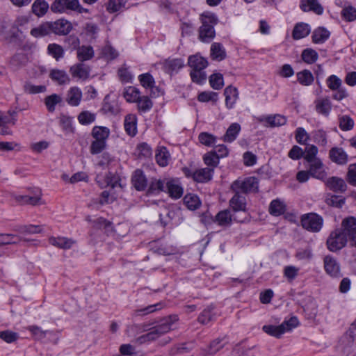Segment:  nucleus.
<instances>
[{"mask_svg": "<svg viewBox=\"0 0 356 356\" xmlns=\"http://www.w3.org/2000/svg\"><path fill=\"white\" fill-rule=\"evenodd\" d=\"M32 12L38 17L44 15V0H36L32 5Z\"/></svg>", "mask_w": 356, "mask_h": 356, "instance_id": "nucleus-62", "label": "nucleus"}, {"mask_svg": "<svg viewBox=\"0 0 356 356\" xmlns=\"http://www.w3.org/2000/svg\"><path fill=\"white\" fill-rule=\"evenodd\" d=\"M165 188V184L161 179H154L151 181L150 185L148 188V194L159 193L161 191H163Z\"/></svg>", "mask_w": 356, "mask_h": 356, "instance_id": "nucleus-53", "label": "nucleus"}, {"mask_svg": "<svg viewBox=\"0 0 356 356\" xmlns=\"http://www.w3.org/2000/svg\"><path fill=\"white\" fill-rule=\"evenodd\" d=\"M213 169L204 168L194 171L192 174V178L197 182H207L211 179Z\"/></svg>", "mask_w": 356, "mask_h": 356, "instance_id": "nucleus-16", "label": "nucleus"}, {"mask_svg": "<svg viewBox=\"0 0 356 356\" xmlns=\"http://www.w3.org/2000/svg\"><path fill=\"white\" fill-rule=\"evenodd\" d=\"M49 242L54 246L61 249L67 250L76 244V241L66 237H51Z\"/></svg>", "mask_w": 356, "mask_h": 356, "instance_id": "nucleus-18", "label": "nucleus"}, {"mask_svg": "<svg viewBox=\"0 0 356 356\" xmlns=\"http://www.w3.org/2000/svg\"><path fill=\"white\" fill-rule=\"evenodd\" d=\"M285 211L284 204L279 200H273L269 206V212L270 214L278 216L283 214Z\"/></svg>", "mask_w": 356, "mask_h": 356, "instance_id": "nucleus-41", "label": "nucleus"}, {"mask_svg": "<svg viewBox=\"0 0 356 356\" xmlns=\"http://www.w3.org/2000/svg\"><path fill=\"white\" fill-rule=\"evenodd\" d=\"M301 57L304 62L307 64H312L317 60L318 54L315 50L307 48L302 51Z\"/></svg>", "mask_w": 356, "mask_h": 356, "instance_id": "nucleus-44", "label": "nucleus"}, {"mask_svg": "<svg viewBox=\"0 0 356 356\" xmlns=\"http://www.w3.org/2000/svg\"><path fill=\"white\" fill-rule=\"evenodd\" d=\"M188 63L191 70H203L208 65L207 60L198 54L191 56Z\"/></svg>", "mask_w": 356, "mask_h": 356, "instance_id": "nucleus-21", "label": "nucleus"}, {"mask_svg": "<svg viewBox=\"0 0 356 356\" xmlns=\"http://www.w3.org/2000/svg\"><path fill=\"white\" fill-rule=\"evenodd\" d=\"M178 321L177 316H169L160 321L159 324L152 327L149 332L153 337L154 340H156L163 334L168 333L169 331L174 330V325Z\"/></svg>", "mask_w": 356, "mask_h": 356, "instance_id": "nucleus-2", "label": "nucleus"}, {"mask_svg": "<svg viewBox=\"0 0 356 356\" xmlns=\"http://www.w3.org/2000/svg\"><path fill=\"white\" fill-rule=\"evenodd\" d=\"M211 58L217 61H221L226 58V51L223 45L218 42H214L211 46Z\"/></svg>", "mask_w": 356, "mask_h": 356, "instance_id": "nucleus-25", "label": "nucleus"}, {"mask_svg": "<svg viewBox=\"0 0 356 356\" xmlns=\"http://www.w3.org/2000/svg\"><path fill=\"white\" fill-rule=\"evenodd\" d=\"M0 36L6 40H12L13 38L18 37V33H15L11 28L6 26L4 24H0Z\"/></svg>", "mask_w": 356, "mask_h": 356, "instance_id": "nucleus-59", "label": "nucleus"}, {"mask_svg": "<svg viewBox=\"0 0 356 356\" xmlns=\"http://www.w3.org/2000/svg\"><path fill=\"white\" fill-rule=\"evenodd\" d=\"M131 183L134 187L138 191H144L147 185V179L140 170L134 171L132 177Z\"/></svg>", "mask_w": 356, "mask_h": 356, "instance_id": "nucleus-15", "label": "nucleus"}, {"mask_svg": "<svg viewBox=\"0 0 356 356\" xmlns=\"http://www.w3.org/2000/svg\"><path fill=\"white\" fill-rule=\"evenodd\" d=\"M234 195L230 199L229 204L231 209L234 212L246 211V199L245 197L237 191H234Z\"/></svg>", "mask_w": 356, "mask_h": 356, "instance_id": "nucleus-10", "label": "nucleus"}, {"mask_svg": "<svg viewBox=\"0 0 356 356\" xmlns=\"http://www.w3.org/2000/svg\"><path fill=\"white\" fill-rule=\"evenodd\" d=\"M347 181L352 186H356V163L348 166Z\"/></svg>", "mask_w": 356, "mask_h": 356, "instance_id": "nucleus-64", "label": "nucleus"}, {"mask_svg": "<svg viewBox=\"0 0 356 356\" xmlns=\"http://www.w3.org/2000/svg\"><path fill=\"white\" fill-rule=\"evenodd\" d=\"M21 238L13 234H0V245L14 244L19 242Z\"/></svg>", "mask_w": 356, "mask_h": 356, "instance_id": "nucleus-58", "label": "nucleus"}, {"mask_svg": "<svg viewBox=\"0 0 356 356\" xmlns=\"http://www.w3.org/2000/svg\"><path fill=\"white\" fill-rule=\"evenodd\" d=\"M327 186L335 193H343L346 190L345 181L337 177H332L326 181Z\"/></svg>", "mask_w": 356, "mask_h": 356, "instance_id": "nucleus-17", "label": "nucleus"}, {"mask_svg": "<svg viewBox=\"0 0 356 356\" xmlns=\"http://www.w3.org/2000/svg\"><path fill=\"white\" fill-rule=\"evenodd\" d=\"M265 120L268 122L270 127H279L286 124V118L282 115H268L264 118H259V121L262 122Z\"/></svg>", "mask_w": 356, "mask_h": 356, "instance_id": "nucleus-35", "label": "nucleus"}, {"mask_svg": "<svg viewBox=\"0 0 356 356\" xmlns=\"http://www.w3.org/2000/svg\"><path fill=\"white\" fill-rule=\"evenodd\" d=\"M139 81L140 84L147 88H152L154 86V80L153 76L149 74L145 73L139 76Z\"/></svg>", "mask_w": 356, "mask_h": 356, "instance_id": "nucleus-61", "label": "nucleus"}, {"mask_svg": "<svg viewBox=\"0 0 356 356\" xmlns=\"http://www.w3.org/2000/svg\"><path fill=\"white\" fill-rule=\"evenodd\" d=\"M136 102L137 103L138 109L141 112L149 111L153 106L152 102L147 96H140Z\"/></svg>", "mask_w": 356, "mask_h": 356, "instance_id": "nucleus-47", "label": "nucleus"}, {"mask_svg": "<svg viewBox=\"0 0 356 356\" xmlns=\"http://www.w3.org/2000/svg\"><path fill=\"white\" fill-rule=\"evenodd\" d=\"M216 220L221 226L229 225L232 221V216L229 209L221 211L216 216Z\"/></svg>", "mask_w": 356, "mask_h": 356, "instance_id": "nucleus-38", "label": "nucleus"}, {"mask_svg": "<svg viewBox=\"0 0 356 356\" xmlns=\"http://www.w3.org/2000/svg\"><path fill=\"white\" fill-rule=\"evenodd\" d=\"M225 104L227 108H232L238 98V90L232 86H227L224 90Z\"/></svg>", "mask_w": 356, "mask_h": 356, "instance_id": "nucleus-19", "label": "nucleus"}, {"mask_svg": "<svg viewBox=\"0 0 356 356\" xmlns=\"http://www.w3.org/2000/svg\"><path fill=\"white\" fill-rule=\"evenodd\" d=\"M92 136L95 140H103L106 143L110 131L107 127L95 126L92 130Z\"/></svg>", "mask_w": 356, "mask_h": 356, "instance_id": "nucleus-31", "label": "nucleus"}, {"mask_svg": "<svg viewBox=\"0 0 356 356\" xmlns=\"http://www.w3.org/2000/svg\"><path fill=\"white\" fill-rule=\"evenodd\" d=\"M16 120V112L15 111H9L6 114H0V122L4 124L6 127H8V124L14 125Z\"/></svg>", "mask_w": 356, "mask_h": 356, "instance_id": "nucleus-56", "label": "nucleus"}, {"mask_svg": "<svg viewBox=\"0 0 356 356\" xmlns=\"http://www.w3.org/2000/svg\"><path fill=\"white\" fill-rule=\"evenodd\" d=\"M209 83L213 89H220L224 85L222 75L220 73L212 74L209 78Z\"/></svg>", "mask_w": 356, "mask_h": 356, "instance_id": "nucleus-57", "label": "nucleus"}, {"mask_svg": "<svg viewBox=\"0 0 356 356\" xmlns=\"http://www.w3.org/2000/svg\"><path fill=\"white\" fill-rule=\"evenodd\" d=\"M70 72L72 76L85 80L89 76L90 68L83 63H79L72 66Z\"/></svg>", "mask_w": 356, "mask_h": 356, "instance_id": "nucleus-24", "label": "nucleus"}, {"mask_svg": "<svg viewBox=\"0 0 356 356\" xmlns=\"http://www.w3.org/2000/svg\"><path fill=\"white\" fill-rule=\"evenodd\" d=\"M49 77L60 85L67 83L70 81V78L67 73L60 70L54 69L51 70Z\"/></svg>", "mask_w": 356, "mask_h": 356, "instance_id": "nucleus-29", "label": "nucleus"}, {"mask_svg": "<svg viewBox=\"0 0 356 356\" xmlns=\"http://www.w3.org/2000/svg\"><path fill=\"white\" fill-rule=\"evenodd\" d=\"M198 322L201 324H207L210 321L215 320V314L213 312L212 307H207L204 309L198 317Z\"/></svg>", "mask_w": 356, "mask_h": 356, "instance_id": "nucleus-45", "label": "nucleus"}, {"mask_svg": "<svg viewBox=\"0 0 356 356\" xmlns=\"http://www.w3.org/2000/svg\"><path fill=\"white\" fill-rule=\"evenodd\" d=\"M78 120L81 124H89L95 121V115L89 111H83L79 115Z\"/></svg>", "mask_w": 356, "mask_h": 356, "instance_id": "nucleus-63", "label": "nucleus"}, {"mask_svg": "<svg viewBox=\"0 0 356 356\" xmlns=\"http://www.w3.org/2000/svg\"><path fill=\"white\" fill-rule=\"evenodd\" d=\"M341 14L343 20L350 22L356 20V8L353 6H345L342 9Z\"/></svg>", "mask_w": 356, "mask_h": 356, "instance_id": "nucleus-46", "label": "nucleus"}, {"mask_svg": "<svg viewBox=\"0 0 356 356\" xmlns=\"http://www.w3.org/2000/svg\"><path fill=\"white\" fill-rule=\"evenodd\" d=\"M49 29L58 35H67L72 29V24H49Z\"/></svg>", "mask_w": 356, "mask_h": 356, "instance_id": "nucleus-40", "label": "nucleus"}, {"mask_svg": "<svg viewBox=\"0 0 356 356\" xmlns=\"http://www.w3.org/2000/svg\"><path fill=\"white\" fill-rule=\"evenodd\" d=\"M215 35L216 31L212 24H202L199 29V39L204 42L211 41Z\"/></svg>", "mask_w": 356, "mask_h": 356, "instance_id": "nucleus-14", "label": "nucleus"}, {"mask_svg": "<svg viewBox=\"0 0 356 356\" xmlns=\"http://www.w3.org/2000/svg\"><path fill=\"white\" fill-rule=\"evenodd\" d=\"M241 130V126L238 123H232L227 129L225 134L224 135L223 140L225 142L231 143L234 141L239 131Z\"/></svg>", "mask_w": 356, "mask_h": 356, "instance_id": "nucleus-36", "label": "nucleus"}, {"mask_svg": "<svg viewBox=\"0 0 356 356\" xmlns=\"http://www.w3.org/2000/svg\"><path fill=\"white\" fill-rule=\"evenodd\" d=\"M356 345V320L350 325L348 331L342 337L338 348L344 354H348L350 348Z\"/></svg>", "mask_w": 356, "mask_h": 356, "instance_id": "nucleus-7", "label": "nucleus"}, {"mask_svg": "<svg viewBox=\"0 0 356 356\" xmlns=\"http://www.w3.org/2000/svg\"><path fill=\"white\" fill-rule=\"evenodd\" d=\"M65 9L76 11L79 13H88V9L83 8L79 3V0H66Z\"/></svg>", "mask_w": 356, "mask_h": 356, "instance_id": "nucleus-51", "label": "nucleus"}, {"mask_svg": "<svg viewBox=\"0 0 356 356\" xmlns=\"http://www.w3.org/2000/svg\"><path fill=\"white\" fill-rule=\"evenodd\" d=\"M315 110L317 113L324 117H328L332 111V102L329 97H321L314 101Z\"/></svg>", "mask_w": 356, "mask_h": 356, "instance_id": "nucleus-9", "label": "nucleus"}, {"mask_svg": "<svg viewBox=\"0 0 356 356\" xmlns=\"http://www.w3.org/2000/svg\"><path fill=\"white\" fill-rule=\"evenodd\" d=\"M300 8L305 12L313 11L317 15L323 12V8L317 0H302Z\"/></svg>", "mask_w": 356, "mask_h": 356, "instance_id": "nucleus-22", "label": "nucleus"}, {"mask_svg": "<svg viewBox=\"0 0 356 356\" xmlns=\"http://www.w3.org/2000/svg\"><path fill=\"white\" fill-rule=\"evenodd\" d=\"M298 82L303 86H309L314 81V76L309 70H305L297 74Z\"/></svg>", "mask_w": 356, "mask_h": 356, "instance_id": "nucleus-43", "label": "nucleus"}, {"mask_svg": "<svg viewBox=\"0 0 356 356\" xmlns=\"http://www.w3.org/2000/svg\"><path fill=\"white\" fill-rule=\"evenodd\" d=\"M330 31L323 27L315 29L312 34V41L314 43H323L330 37Z\"/></svg>", "mask_w": 356, "mask_h": 356, "instance_id": "nucleus-30", "label": "nucleus"}, {"mask_svg": "<svg viewBox=\"0 0 356 356\" xmlns=\"http://www.w3.org/2000/svg\"><path fill=\"white\" fill-rule=\"evenodd\" d=\"M348 238L343 234L342 231L335 229L332 231L327 239V246L329 250L337 252L344 248Z\"/></svg>", "mask_w": 356, "mask_h": 356, "instance_id": "nucleus-4", "label": "nucleus"}, {"mask_svg": "<svg viewBox=\"0 0 356 356\" xmlns=\"http://www.w3.org/2000/svg\"><path fill=\"white\" fill-rule=\"evenodd\" d=\"M339 126L343 131H349L353 128L354 121L348 115H342L339 118Z\"/></svg>", "mask_w": 356, "mask_h": 356, "instance_id": "nucleus-50", "label": "nucleus"}, {"mask_svg": "<svg viewBox=\"0 0 356 356\" xmlns=\"http://www.w3.org/2000/svg\"><path fill=\"white\" fill-rule=\"evenodd\" d=\"M298 319L296 316L290 318L289 320L284 321L280 325H266L262 330L266 334L280 338L284 333L292 330L298 325Z\"/></svg>", "mask_w": 356, "mask_h": 356, "instance_id": "nucleus-1", "label": "nucleus"}, {"mask_svg": "<svg viewBox=\"0 0 356 356\" xmlns=\"http://www.w3.org/2000/svg\"><path fill=\"white\" fill-rule=\"evenodd\" d=\"M82 93L79 88H72L67 94V102L71 106H78L81 99Z\"/></svg>", "mask_w": 356, "mask_h": 356, "instance_id": "nucleus-34", "label": "nucleus"}, {"mask_svg": "<svg viewBox=\"0 0 356 356\" xmlns=\"http://www.w3.org/2000/svg\"><path fill=\"white\" fill-rule=\"evenodd\" d=\"M302 227L310 232H318L323 224V218L316 213H309L301 216Z\"/></svg>", "mask_w": 356, "mask_h": 356, "instance_id": "nucleus-3", "label": "nucleus"}, {"mask_svg": "<svg viewBox=\"0 0 356 356\" xmlns=\"http://www.w3.org/2000/svg\"><path fill=\"white\" fill-rule=\"evenodd\" d=\"M48 53L56 60L63 57L64 50L63 47L57 44H50L47 48Z\"/></svg>", "mask_w": 356, "mask_h": 356, "instance_id": "nucleus-48", "label": "nucleus"}, {"mask_svg": "<svg viewBox=\"0 0 356 356\" xmlns=\"http://www.w3.org/2000/svg\"><path fill=\"white\" fill-rule=\"evenodd\" d=\"M123 97L128 102H136L140 97V92L137 88L129 86L124 89Z\"/></svg>", "mask_w": 356, "mask_h": 356, "instance_id": "nucleus-42", "label": "nucleus"}, {"mask_svg": "<svg viewBox=\"0 0 356 356\" xmlns=\"http://www.w3.org/2000/svg\"><path fill=\"white\" fill-rule=\"evenodd\" d=\"M95 180L101 188H105L108 186H111L112 188L117 186L121 187L119 177L111 172H108L105 175H97Z\"/></svg>", "mask_w": 356, "mask_h": 356, "instance_id": "nucleus-8", "label": "nucleus"}, {"mask_svg": "<svg viewBox=\"0 0 356 356\" xmlns=\"http://www.w3.org/2000/svg\"><path fill=\"white\" fill-rule=\"evenodd\" d=\"M227 343L226 337L218 338L213 340L209 347L208 351H203L202 356H212L216 354L219 350L222 348Z\"/></svg>", "mask_w": 356, "mask_h": 356, "instance_id": "nucleus-23", "label": "nucleus"}, {"mask_svg": "<svg viewBox=\"0 0 356 356\" xmlns=\"http://www.w3.org/2000/svg\"><path fill=\"white\" fill-rule=\"evenodd\" d=\"M161 309V304L157 303L145 307L143 309H136L134 312L136 316H145Z\"/></svg>", "mask_w": 356, "mask_h": 356, "instance_id": "nucleus-55", "label": "nucleus"}, {"mask_svg": "<svg viewBox=\"0 0 356 356\" xmlns=\"http://www.w3.org/2000/svg\"><path fill=\"white\" fill-rule=\"evenodd\" d=\"M155 157L157 163L159 165L164 167L168 163L170 154L165 147H161L157 149Z\"/></svg>", "mask_w": 356, "mask_h": 356, "instance_id": "nucleus-37", "label": "nucleus"}, {"mask_svg": "<svg viewBox=\"0 0 356 356\" xmlns=\"http://www.w3.org/2000/svg\"><path fill=\"white\" fill-rule=\"evenodd\" d=\"M136 121V116L134 114H129L124 118V129L129 136H134L137 132Z\"/></svg>", "mask_w": 356, "mask_h": 356, "instance_id": "nucleus-26", "label": "nucleus"}, {"mask_svg": "<svg viewBox=\"0 0 356 356\" xmlns=\"http://www.w3.org/2000/svg\"><path fill=\"white\" fill-rule=\"evenodd\" d=\"M15 200L21 204L36 205L41 199V192L39 191L38 195L35 196L17 195H15Z\"/></svg>", "mask_w": 356, "mask_h": 356, "instance_id": "nucleus-33", "label": "nucleus"}, {"mask_svg": "<svg viewBox=\"0 0 356 356\" xmlns=\"http://www.w3.org/2000/svg\"><path fill=\"white\" fill-rule=\"evenodd\" d=\"M166 188L170 196L175 199H179L183 194V188L175 180H170L166 182Z\"/></svg>", "mask_w": 356, "mask_h": 356, "instance_id": "nucleus-27", "label": "nucleus"}, {"mask_svg": "<svg viewBox=\"0 0 356 356\" xmlns=\"http://www.w3.org/2000/svg\"><path fill=\"white\" fill-rule=\"evenodd\" d=\"M184 66V61L180 58L167 60L164 63L165 70L170 73L177 72Z\"/></svg>", "mask_w": 356, "mask_h": 356, "instance_id": "nucleus-32", "label": "nucleus"}, {"mask_svg": "<svg viewBox=\"0 0 356 356\" xmlns=\"http://www.w3.org/2000/svg\"><path fill=\"white\" fill-rule=\"evenodd\" d=\"M341 226V228H338V229L342 231L343 234L348 238L350 245L356 248V218L349 216L344 218Z\"/></svg>", "mask_w": 356, "mask_h": 356, "instance_id": "nucleus-6", "label": "nucleus"}, {"mask_svg": "<svg viewBox=\"0 0 356 356\" xmlns=\"http://www.w3.org/2000/svg\"><path fill=\"white\" fill-rule=\"evenodd\" d=\"M308 163H309V171L311 176L318 179H323L326 177V172L320 159Z\"/></svg>", "mask_w": 356, "mask_h": 356, "instance_id": "nucleus-13", "label": "nucleus"}, {"mask_svg": "<svg viewBox=\"0 0 356 356\" xmlns=\"http://www.w3.org/2000/svg\"><path fill=\"white\" fill-rule=\"evenodd\" d=\"M184 203L190 210H195L200 205V201L196 195H186L184 198Z\"/></svg>", "mask_w": 356, "mask_h": 356, "instance_id": "nucleus-49", "label": "nucleus"}, {"mask_svg": "<svg viewBox=\"0 0 356 356\" xmlns=\"http://www.w3.org/2000/svg\"><path fill=\"white\" fill-rule=\"evenodd\" d=\"M106 146V143L103 140H94L90 147V152L92 154L101 153Z\"/></svg>", "mask_w": 356, "mask_h": 356, "instance_id": "nucleus-60", "label": "nucleus"}, {"mask_svg": "<svg viewBox=\"0 0 356 356\" xmlns=\"http://www.w3.org/2000/svg\"><path fill=\"white\" fill-rule=\"evenodd\" d=\"M310 33V28L308 24H296L292 36L294 40H300L307 36Z\"/></svg>", "mask_w": 356, "mask_h": 356, "instance_id": "nucleus-28", "label": "nucleus"}, {"mask_svg": "<svg viewBox=\"0 0 356 356\" xmlns=\"http://www.w3.org/2000/svg\"><path fill=\"white\" fill-rule=\"evenodd\" d=\"M198 138L200 142L202 145L209 147L215 145L216 142V137L213 135L209 134L207 132H202L200 134Z\"/></svg>", "mask_w": 356, "mask_h": 356, "instance_id": "nucleus-54", "label": "nucleus"}, {"mask_svg": "<svg viewBox=\"0 0 356 356\" xmlns=\"http://www.w3.org/2000/svg\"><path fill=\"white\" fill-rule=\"evenodd\" d=\"M304 159L307 161L310 162L316 159H319L316 157L318 153V148L314 145H308L305 149Z\"/></svg>", "mask_w": 356, "mask_h": 356, "instance_id": "nucleus-52", "label": "nucleus"}, {"mask_svg": "<svg viewBox=\"0 0 356 356\" xmlns=\"http://www.w3.org/2000/svg\"><path fill=\"white\" fill-rule=\"evenodd\" d=\"M324 267L327 273L330 276L334 277L341 276L340 266L334 257L326 256L324 258Z\"/></svg>", "mask_w": 356, "mask_h": 356, "instance_id": "nucleus-12", "label": "nucleus"}, {"mask_svg": "<svg viewBox=\"0 0 356 356\" xmlns=\"http://www.w3.org/2000/svg\"><path fill=\"white\" fill-rule=\"evenodd\" d=\"M94 56L92 47L90 46H82L78 49L77 57L81 62L91 59Z\"/></svg>", "mask_w": 356, "mask_h": 356, "instance_id": "nucleus-39", "label": "nucleus"}, {"mask_svg": "<svg viewBox=\"0 0 356 356\" xmlns=\"http://www.w3.org/2000/svg\"><path fill=\"white\" fill-rule=\"evenodd\" d=\"M129 0H109L106 3V9L109 13H115L122 10H127L132 5L129 3ZM135 4H133L134 6Z\"/></svg>", "mask_w": 356, "mask_h": 356, "instance_id": "nucleus-20", "label": "nucleus"}, {"mask_svg": "<svg viewBox=\"0 0 356 356\" xmlns=\"http://www.w3.org/2000/svg\"><path fill=\"white\" fill-rule=\"evenodd\" d=\"M258 181L255 177H250L243 180H236L231 186L233 191L248 193L257 191Z\"/></svg>", "mask_w": 356, "mask_h": 356, "instance_id": "nucleus-5", "label": "nucleus"}, {"mask_svg": "<svg viewBox=\"0 0 356 356\" xmlns=\"http://www.w3.org/2000/svg\"><path fill=\"white\" fill-rule=\"evenodd\" d=\"M329 157L332 162L338 165L346 164L348 159L346 152L341 147H337L331 148L329 152Z\"/></svg>", "mask_w": 356, "mask_h": 356, "instance_id": "nucleus-11", "label": "nucleus"}]
</instances>
